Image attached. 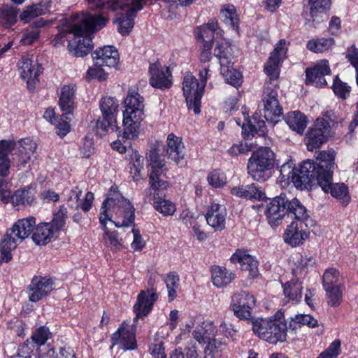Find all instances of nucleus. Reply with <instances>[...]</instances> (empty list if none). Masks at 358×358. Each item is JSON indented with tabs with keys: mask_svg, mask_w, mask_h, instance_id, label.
Listing matches in <instances>:
<instances>
[{
	"mask_svg": "<svg viewBox=\"0 0 358 358\" xmlns=\"http://www.w3.org/2000/svg\"><path fill=\"white\" fill-rule=\"evenodd\" d=\"M76 19L77 22L70 29L73 38L69 40L68 49L75 56L83 57L93 48L91 34L101 29L108 22V17L102 14H80Z\"/></svg>",
	"mask_w": 358,
	"mask_h": 358,
	"instance_id": "nucleus-1",
	"label": "nucleus"
},
{
	"mask_svg": "<svg viewBox=\"0 0 358 358\" xmlns=\"http://www.w3.org/2000/svg\"><path fill=\"white\" fill-rule=\"evenodd\" d=\"M106 217L117 228L129 227L135 220V208L131 201L112 187L100 209L99 216Z\"/></svg>",
	"mask_w": 358,
	"mask_h": 358,
	"instance_id": "nucleus-2",
	"label": "nucleus"
},
{
	"mask_svg": "<svg viewBox=\"0 0 358 358\" xmlns=\"http://www.w3.org/2000/svg\"><path fill=\"white\" fill-rule=\"evenodd\" d=\"M336 152L333 149L319 152L316 160L319 162L314 176V182L317 181L324 192L338 199H343L348 195V188L344 183L332 184V177L335 164Z\"/></svg>",
	"mask_w": 358,
	"mask_h": 358,
	"instance_id": "nucleus-3",
	"label": "nucleus"
},
{
	"mask_svg": "<svg viewBox=\"0 0 358 358\" xmlns=\"http://www.w3.org/2000/svg\"><path fill=\"white\" fill-rule=\"evenodd\" d=\"M265 213L268 222L273 225H278L287 213L303 222L306 227L313 225L306 207L296 198L289 201L285 196H276L267 204Z\"/></svg>",
	"mask_w": 358,
	"mask_h": 358,
	"instance_id": "nucleus-4",
	"label": "nucleus"
},
{
	"mask_svg": "<svg viewBox=\"0 0 358 358\" xmlns=\"http://www.w3.org/2000/svg\"><path fill=\"white\" fill-rule=\"evenodd\" d=\"M144 99L135 91H129L124 99L123 111V137L133 138L136 136L140 122L144 117Z\"/></svg>",
	"mask_w": 358,
	"mask_h": 358,
	"instance_id": "nucleus-5",
	"label": "nucleus"
},
{
	"mask_svg": "<svg viewBox=\"0 0 358 358\" xmlns=\"http://www.w3.org/2000/svg\"><path fill=\"white\" fill-rule=\"evenodd\" d=\"M35 224L36 219L34 217H29L18 220L7 230L0 243L1 253L6 262L12 259L11 251L29 237L33 232Z\"/></svg>",
	"mask_w": 358,
	"mask_h": 358,
	"instance_id": "nucleus-6",
	"label": "nucleus"
},
{
	"mask_svg": "<svg viewBox=\"0 0 358 358\" xmlns=\"http://www.w3.org/2000/svg\"><path fill=\"white\" fill-rule=\"evenodd\" d=\"M145 0H112L106 4L112 10H121L122 13L116 14L114 23H118V31L122 35H128L134 25L136 13L143 8Z\"/></svg>",
	"mask_w": 358,
	"mask_h": 358,
	"instance_id": "nucleus-7",
	"label": "nucleus"
},
{
	"mask_svg": "<svg viewBox=\"0 0 358 358\" xmlns=\"http://www.w3.org/2000/svg\"><path fill=\"white\" fill-rule=\"evenodd\" d=\"M256 148L248 160V171L255 180L264 182L269 177L268 171L273 166L274 153L267 146L259 145Z\"/></svg>",
	"mask_w": 358,
	"mask_h": 358,
	"instance_id": "nucleus-8",
	"label": "nucleus"
},
{
	"mask_svg": "<svg viewBox=\"0 0 358 358\" xmlns=\"http://www.w3.org/2000/svg\"><path fill=\"white\" fill-rule=\"evenodd\" d=\"M318 164L317 161L315 162L308 159L299 169L292 168L290 164H284L280 166V172L283 178L291 180L296 188L303 189L308 184L314 182V176Z\"/></svg>",
	"mask_w": 358,
	"mask_h": 358,
	"instance_id": "nucleus-9",
	"label": "nucleus"
},
{
	"mask_svg": "<svg viewBox=\"0 0 358 358\" xmlns=\"http://www.w3.org/2000/svg\"><path fill=\"white\" fill-rule=\"evenodd\" d=\"M252 331L260 338L270 343L285 341L286 324L275 319H257L252 322Z\"/></svg>",
	"mask_w": 358,
	"mask_h": 358,
	"instance_id": "nucleus-10",
	"label": "nucleus"
},
{
	"mask_svg": "<svg viewBox=\"0 0 358 358\" xmlns=\"http://www.w3.org/2000/svg\"><path fill=\"white\" fill-rule=\"evenodd\" d=\"M150 172L149 173V184L155 190H166L170 187L168 181L162 178L168 171L164 159H162L155 149L150 151L148 156Z\"/></svg>",
	"mask_w": 358,
	"mask_h": 358,
	"instance_id": "nucleus-11",
	"label": "nucleus"
},
{
	"mask_svg": "<svg viewBox=\"0 0 358 358\" xmlns=\"http://www.w3.org/2000/svg\"><path fill=\"white\" fill-rule=\"evenodd\" d=\"M203 84H200L191 73H187L183 78L182 90L188 108L195 114L201 112V99L204 91Z\"/></svg>",
	"mask_w": 358,
	"mask_h": 358,
	"instance_id": "nucleus-12",
	"label": "nucleus"
},
{
	"mask_svg": "<svg viewBox=\"0 0 358 358\" xmlns=\"http://www.w3.org/2000/svg\"><path fill=\"white\" fill-rule=\"evenodd\" d=\"M331 136L329 122L324 118L318 117L310 128L306 136V144L309 151L319 148Z\"/></svg>",
	"mask_w": 358,
	"mask_h": 358,
	"instance_id": "nucleus-13",
	"label": "nucleus"
},
{
	"mask_svg": "<svg viewBox=\"0 0 358 358\" xmlns=\"http://www.w3.org/2000/svg\"><path fill=\"white\" fill-rule=\"evenodd\" d=\"M242 110L244 120L242 122L240 118H236L235 120L237 124L241 127L244 138L249 139L257 134L260 140H263L266 133L264 121L260 118L257 113L254 114L252 117L250 119L247 108L243 107Z\"/></svg>",
	"mask_w": 358,
	"mask_h": 358,
	"instance_id": "nucleus-14",
	"label": "nucleus"
},
{
	"mask_svg": "<svg viewBox=\"0 0 358 358\" xmlns=\"http://www.w3.org/2000/svg\"><path fill=\"white\" fill-rule=\"evenodd\" d=\"M99 106L103 120H98L96 127L104 131L111 129L115 132H120V128L116 125V116L119 107L117 100L113 97H104L101 99Z\"/></svg>",
	"mask_w": 358,
	"mask_h": 358,
	"instance_id": "nucleus-15",
	"label": "nucleus"
},
{
	"mask_svg": "<svg viewBox=\"0 0 358 358\" xmlns=\"http://www.w3.org/2000/svg\"><path fill=\"white\" fill-rule=\"evenodd\" d=\"M287 50L285 41L280 40L264 65V71L269 77V84L266 83V85L275 84V82L280 74L279 66L286 57Z\"/></svg>",
	"mask_w": 358,
	"mask_h": 358,
	"instance_id": "nucleus-16",
	"label": "nucleus"
},
{
	"mask_svg": "<svg viewBox=\"0 0 358 358\" xmlns=\"http://www.w3.org/2000/svg\"><path fill=\"white\" fill-rule=\"evenodd\" d=\"M262 100L264 103V117L267 121L273 122L275 117L282 114L278 100L277 84L265 85Z\"/></svg>",
	"mask_w": 358,
	"mask_h": 358,
	"instance_id": "nucleus-17",
	"label": "nucleus"
},
{
	"mask_svg": "<svg viewBox=\"0 0 358 358\" xmlns=\"http://www.w3.org/2000/svg\"><path fill=\"white\" fill-rule=\"evenodd\" d=\"M18 69L22 78L27 83V88L34 90L43 71L41 64L36 60L23 57L18 62Z\"/></svg>",
	"mask_w": 358,
	"mask_h": 358,
	"instance_id": "nucleus-18",
	"label": "nucleus"
},
{
	"mask_svg": "<svg viewBox=\"0 0 358 358\" xmlns=\"http://www.w3.org/2000/svg\"><path fill=\"white\" fill-rule=\"evenodd\" d=\"M148 284L151 286V288L141 291L134 306V310L136 313L135 320L146 316L152 310L155 302L157 300V294L153 288L155 280L152 278H150Z\"/></svg>",
	"mask_w": 358,
	"mask_h": 358,
	"instance_id": "nucleus-19",
	"label": "nucleus"
},
{
	"mask_svg": "<svg viewBox=\"0 0 358 358\" xmlns=\"http://www.w3.org/2000/svg\"><path fill=\"white\" fill-rule=\"evenodd\" d=\"M164 152L167 158L176 165L183 166L185 164V148L181 138L173 134H169Z\"/></svg>",
	"mask_w": 358,
	"mask_h": 358,
	"instance_id": "nucleus-20",
	"label": "nucleus"
},
{
	"mask_svg": "<svg viewBox=\"0 0 358 358\" xmlns=\"http://www.w3.org/2000/svg\"><path fill=\"white\" fill-rule=\"evenodd\" d=\"M149 73V81L152 87L164 90L172 86V74L169 68L162 67L159 64H151Z\"/></svg>",
	"mask_w": 358,
	"mask_h": 358,
	"instance_id": "nucleus-21",
	"label": "nucleus"
},
{
	"mask_svg": "<svg viewBox=\"0 0 358 358\" xmlns=\"http://www.w3.org/2000/svg\"><path fill=\"white\" fill-rule=\"evenodd\" d=\"M52 289L53 281L51 278L35 276L28 288L29 301L37 302L50 294Z\"/></svg>",
	"mask_w": 358,
	"mask_h": 358,
	"instance_id": "nucleus-22",
	"label": "nucleus"
},
{
	"mask_svg": "<svg viewBox=\"0 0 358 358\" xmlns=\"http://www.w3.org/2000/svg\"><path fill=\"white\" fill-rule=\"evenodd\" d=\"M330 72L328 61L325 59L320 60L317 62L313 68L306 69V83L316 87L324 86L327 85L324 76L329 75Z\"/></svg>",
	"mask_w": 358,
	"mask_h": 358,
	"instance_id": "nucleus-23",
	"label": "nucleus"
},
{
	"mask_svg": "<svg viewBox=\"0 0 358 358\" xmlns=\"http://www.w3.org/2000/svg\"><path fill=\"white\" fill-rule=\"evenodd\" d=\"M92 57L96 65H103L108 67H115L119 62V54L115 47L104 45L96 49L92 54Z\"/></svg>",
	"mask_w": 358,
	"mask_h": 358,
	"instance_id": "nucleus-24",
	"label": "nucleus"
},
{
	"mask_svg": "<svg viewBox=\"0 0 358 358\" xmlns=\"http://www.w3.org/2000/svg\"><path fill=\"white\" fill-rule=\"evenodd\" d=\"M226 216L227 210L224 206L212 203L206 212V220L215 231H222L225 227Z\"/></svg>",
	"mask_w": 358,
	"mask_h": 358,
	"instance_id": "nucleus-25",
	"label": "nucleus"
},
{
	"mask_svg": "<svg viewBox=\"0 0 358 358\" xmlns=\"http://www.w3.org/2000/svg\"><path fill=\"white\" fill-rule=\"evenodd\" d=\"M113 345H120L124 350H134L136 346L135 335L132 328L122 324L112 336Z\"/></svg>",
	"mask_w": 358,
	"mask_h": 358,
	"instance_id": "nucleus-26",
	"label": "nucleus"
},
{
	"mask_svg": "<svg viewBox=\"0 0 358 358\" xmlns=\"http://www.w3.org/2000/svg\"><path fill=\"white\" fill-rule=\"evenodd\" d=\"M233 263H238L243 271H248L249 275L254 278L258 275L257 262L250 255L243 250H237L231 257Z\"/></svg>",
	"mask_w": 358,
	"mask_h": 358,
	"instance_id": "nucleus-27",
	"label": "nucleus"
},
{
	"mask_svg": "<svg viewBox=\"0 0 358 358\" xmlns=\"http://www.w3.org/2000/svg\"><path fill=\"white\" fill-rule=\"evenodd\" d=\"M308 235L309 233L302 229L301 223L292 222L285 229L283 238L285 243L292 246H297L303 244Z\"/></svg>",
	"mask_w": 358,
	"mask_h": 358,
	"instance_id": "nucleus-28",
	"label": "nucleus"
},
{
	"mask_svg": "<svg viewBox=\"0 0 358 358\" xmlns=\"http://www.w3.org/2000/svg\"><path fill=\"white\" fill-rule=\"evenodd\" d=\"M57 231L50 222L40 223L33 231L32 240L36 245H46Z\"/></svg>",
	"mask_w": 358,
	"mask_h": 358,
	"instance_id": "nucleus-29",
	"label": "nucleus"
},
{
	"mask_svg": "<svg viewBox=\"0 0 358 358\" xmlns=\"http://www.w3.org/2000/svg\"><path fill=\"white\" fill-rule=\"evenodd\" d=\"M231 194L250 200H262L265 197L263 190L255 184L235 187L231 189Z\"/></svg>",
	"mask_w": 358,
	"mask_h": 358,
	"instance_id": "nucleus-30",
	"label": "nucleus"
},
{
	"mask_svg": "<svg viewBox=\"0 0 358 358\" xmlns=\"http://www.w3.org/2000/svg\"><path fill=\"white\" fill-rule=\"evenodd\" d=\"M101 229L104 231L103 240L104 244L112 251L117 252L122 248V239L119 238L116 231H110L106 227V217L99 216Z\"/></svg>",
	"mask_w": 358,
	"mask_h": 358,
	"instance_id": "nucleus-31",
	"label": "nucleus"
},
{
	"mask_svg": "<svg viewBox=\"0 0 358 358\" xmlns=\"http://www.w3.org/2000/svg\"><path fill=\"white\" fill-rule=\"evenodd\" d=\"M75 92L74 85H66L61 89L59 105L66 115L71 114L73 110Z\"/></svg>",
	"mask_w": 358,
	"mask_h": 358,
	"instance_id": "nucleus-32",
	"label": "nucleus"
},
{
	"mask_svg": "<svg viewBox=\"0 0 358 358\" xmlns=\"http://www.w3.org/2000/svg\"><path fill=\"white\" fill-rule=\"evenodd\" d=\"M214 55L219 59L220 67L233 64L234 51L229 41L223 40L218 42L214 50Z\"/></svg>",
	"mask_w": 358,
	"mask_h": 358,
	"instance_id": "nucleus-33",
	"label": "nucleus"
},
{
	"mask_svg": "<svg viewBox=\"0 0 358 358\" xmlns=\"http://www.w3.org/2000/svg\"><path fill=\"white\" fill-rule=\"evenodd\" d=\"M192 335L199 343L211 341V338L215 336V327L211 320L203 321L196 327Z\"/></svg>",
	"mask_w": 358,
	"mask_h": 358,
	"instance_id": "nucleus-34",
	"label": "nucleus"
},
{
	"mask_svg": "<svg viewBox=\"0 0 358 358\" xmlns=\"http://www.w3.org/2000/svg\"><path fill=\"white\" fill-rule=\"evenodd\" d=\"M16 145L14 141L2 140L0 141V174H10L11 162L8 155Z\"/></svg>",
	"mask_w": 358,
	"mask_h": 358,
	"instance_id": "nucleus-35",
	"label": "nucleus"
},
{
	"mask_svg": "<svg viewBox=\"0 0 358 358\" xmlns=\"http://www.w3.org/2000/svg\"><path fill=\"white\" fill-rule=\"evenodd\" d=\"M222 31L218 29L217 22L215 20H210L208 23L197 27L195 31V36L203 43L208 41L213 44L214 34L222 35Z\"/></svg>",
	"mask_w": 358,
	"mask_h": 358,
	"instance_id": "nucleus-36",
	"label": "nucleus"
},
{
	"mask_svg": "<svg viewBox=\"0 0 358 358\" xmlns=\"http://www.w3.org/2000/svg\"><path fill=\"white\" fill-rule=\"evenodd\" d=\"M309 3L312 22L319 24L327 17L326 12L330 8L331 0H309Z\"/></svg>",
	"mask_w": 358,
	"mask_h": 358,
	"instance_id": "nucleus-37",
	"label": "nucleus"
},
{
	"mask_svg": "<svg viewBox=\"0 0 358 358\" xmlns=\"http://www.w3.org/2000/svg\"><path fill=\"white\" fill-rule=\"evenodd\" d=\"M36 189L32 185L26 188L18 189L13 194H11L10 202L13 206L29 205L35 201Z\"/></svg>",
	"mask_w": 358,
	"mask_h": 358,
	"instance_id": "nucleus-38",
	"label": "nucleus"
},
{
	"mask_svg": "<svg viewBox=\"0 0 358 358\" xmlns=\"http://www.w3.org/2000/svg\"><path fill=\"white\" fill-rule=\"evenodd\" d=\"M211 278L215 287H222L229 284L235 278V275L226 268L215 265L211 268Z\"/></svg>",
	"mask_w": 358,
	"mask_h": 358,
	"instance_id": "nucleus-39",
	"label": "nucleus"
},
{
	"mask_svg": "<svg viewBox=\"0 0 358 358\" xmlns=\"http://www.w3.org/2000/svg\"><path fill=\"white\" fill-rule=\"evenodd\" d=\"M19 159L20 166L24 167L28 162L31 159V156L34 155L36 149V143L29 138L21 139L19 142Z\"/></svg>",
	"mask_w": 358,
	"mask_h": 358,
	"instance_id": "nucleus-40",
	"label": "nucleus"
},
{
	"mask_svg": "<svg viewBox=\"0 0 358 358\" xmlns=\"http://www.w3.org/2000/svg\"><path fill=\"white\" fill-rule=\"evenodd\" d=\"M303 288L301 282L298 280H291L283 286V292L285 298L293 303H298L301 300Z\"/></svg>",
	"mask_w": 358,
	"mask_h": 358,
	"instance_id": "nucleus-41",
	"label": "nucleus"
},
{
	"mask_svg": "<svg viewBox=\"0 0 358 358\" xmlns=\"http://www.w3.org/2000/svg\"><path fill=\"white\" fill-rule=\"evenodd\" d=\"M285 120L289 128L299 134H302L307 125L306 117L300 111L287 113Z\"/></svg>",
	"mask_w": 358,
	"mask_h": 358,
	"instance_id": "nucleus-42",
	"label": "nucleus"
},
{
	"mask_svg": "<svg viewBox=\"0 0 358 358\" xmlns=\"http://www.w3.org/2000/svg\"><path fill=\"white\" fill-rule=\"evenodd\" d=\"M155 209L164 216H170L176 212V207L171 201L159 197L158 193L153 194Z\"/></svg>",
	"mask_w": 358,
	"mask_h": 358,
	"instance_id": "nucleus-43",
	"label": "nucleus"
},
{
	"mask_svg": "<svg viewBox=\"0 0 358 358\" xmlns=\"http://www.w3.org/2000/svg\"><path fill=\"white\" fill-rule=\"evenodd\" d=\"M220 73L227 83L234 87L239 86L242 83V75L233 67V64L220 67Z\"/></svg>",
	"mask_w": 358,
	"mask_h": 358,
	"instance_id": "nucleus-44",
	"label": "nucleus"
},
{
	"mask_svg": "<svg viewBox=\"0 0 358 358\" xmlns=\"http://www.w3.org/2000/svg\"><path fill=\"white\" fill-rule=\"evenodd\" d=\"M334 41L331 38H313L308 41L306 48L315 53L324 52L329 50L334 45Z\"/></svg>",
	"mask_w": 358,
	"mask_h": 358,
	"instance_id": "nucleus-45",
	"label": "nucleus"
},
{
	"mask_svg": "<svg viewBox=\"0 0 358 358\" xmlns=\"http://www.w3.org/2000/svg\"><path fill=\"white\" fill-rule=\"evenodd\" d=\"M255 300L253 295L245 291H241L234 294L231 299V307L238 308L241 306H255Z\"/></svg>",
	"mask_w": 358,
	"mask_h": 358,
	"instance_id": "nucleus-46",
	"label": "nucleus"
},
{
	"mask_svg": "<svg viewBox=\"0 0 358 358\" xmlns=\"http://www.w3.org/2000/svg\"><path fill=\"white\" fill-rule=\"evenodd\" d=\"M208 343L205 358H222V352L227 350L226 345L215 339Z\"/></svg>",
	"mask_w": 358,
	"mask_h": 358,
	"instance_id": "nucleus-47",
	"label": "nucleus"
},
{
	"mask_svg": "<svg viewBox=\"0 0 358 358\" xmlns=\"http://www.w3.org/2000/svg\"><path fill=\"white\" fill-rule=\"evenodd\" d=\"M10 174H0V201L3 203L10 202L11 192V179Z\"/></svg>",
	"mask_w": 358,
	"mask_h": 358,
	"instance_id": "nucleus-48",
	"label": "nucleus"
},
{
	"mask_svg": "<svg viewBox=\"0 0 358 358\" xmlns=\"http://www.w3.org/2000/svg\"><path fill=\"white\" fill-rule=\"evenodd\" d=\"M45 8H42V4H34L24 9L20 19L24 22H29L38 16L45 15Z\"/></svg>",
	"mask_w": 358,
	"mask_h": 358,
	"instance_id": "nucleus-49",
	"label": "nucleus"
},
{
	"mask_svg": "<svg viewBox=\"0 0 358 358\" xmlns=\"http://www.w3.org/2000/svg\"><path fill=\"white\" fill-rule=\"evenodd\" d=\"M221 16L226 24L231 26L234 29H238V17L233 6H227L222 10Z\"/></svg>",
	"mask_w": 358,
	"mask_h": 358,
	"instance_id": "nucleus-50",
	"label": "nucleus"
},
{
	"mask_svg": "<svg viewBox=\"0 0 358 358\" xmlns=\"http://www.w3.org/2000/svg\"><path fill=\"white\" fill-rule=\"evenodd\" d=\"M340 278V273L334 268L325 271L323 274V287L324 289L338 287L337 283Z\"/></svg>",
	"mask_w": 358,
	"mask_h": 358,
	"instance_id": "nucleus-51",
	"label": "nucleus"
},
{
	"mask_svg": "<svg viewBox=\"0 0 358 358\" xmlns=\"http://www.w3.org/2000/svg\"><path fill=\"white\" fill-rule=\"evenodd\" d=\"M17 11L14 7H8L3 9L0 15V20L3 26L10 27L17 21Z\"/></svg>",
	"mask_w": 358,
	"mask_h": 358,
	"instance_id": "nucleus-52",
	"label": "nucleus"
},
{
	"mask_svg": "<svg viewBox=\"0 0 358 358\" xmlns=\"http://www.w3.org/2000/svg\"><path fill=\"white\" fill-rule=\"evenodd\" d=\"M332 89L334 94L343 99H345L351 91V87L341 81L338 76L334 80Z\"/></svg>",
	"mask_w": 358,
	"mask_h": 358,
	"instance_id": "nucleus-53",
	"label": "nucleus"
},
{
	"mask_svg": "<svg viewBox=\"0 0 358 358\" xmlns=\"http://www.w3.org/2000/svg\"><path fill=\"white\" fill-rule=\"evenodd\" d=\"M208 184L213 187L219 188L224 186L227 182L225 174L220 170H213L207 176Z\"/></svg>",
	"mask_w": 358,
	"mask_h": 358,
	"instance_id": "nucleus-54",
	"label": "nucleus"
},
{
	"mask_svg": "<svg viewBox=\"0 0 358 358\" xmlns=\"http://www.w3.org/2000/svg\"><path fill=\"white\" fill-rule=\"evenodd\" d=\"M103 66V65H96L94 63V65L92 67H90L86 73V79L87 80H92L93 79H96L99 81H103L106 80L108 77V73L105 72V71L101 68Z\"/></svg>",
	"mask_w": 358,
	"mask_h": 358,
	"instance_id": "nucleus-55",
	"label": "nucleus"
},
{
	"mask_svg": "<svg viewBox=\"0 0 358 358\" xmlns=\"http://www.w3.org/2000/svg\"><path fill=\"white\" fill-rule=\"evenodd\" d=\"M50 332L48 328L41 327L33 333L31 339L33 343L37 345H43L49 339Z\"/></svg>",
	"mask_w": 358,
	"mask_h": 358,
	"instance_id": "nucleus-56",
	"label": "nucleus"
},
{
	"mask_svg": "<svg viewBox=\"0 0 358 358\" xmlns=\"http://www.w3.org/2000/svg\"><path fill=\"white\" fill-rule=\"evenodd\" d=\"M340 340L334 341L317 358H337L341 353Z\"/></svg>",
	"mask_w": 358,
	"mask_h": 358,
	"instance_id": "nucleus-57",
	"label": "nucleus"
},
{
	"mask_svg": "<svg viewBox=\"0 0 358 358\" xmlns=\"http://www.w3.org/2000/svg\"><path fill=\"white\" fill-rule=\"evenodd\" d=\"M67 217V209L64 206H60L58 210L54 214V217L50 222L53 227L59 231L65 225V220Z\"/></svg>",
	"mask_w": 358,
	"mask_h": 358,
	"instance_id": "nucleus-58",
	"label": "nucleus"
},
{
	"mask_svg": "<svg viewBox=\"0 0 358 358\" xmlns=\"http://www.w3.org/2000/svg\"><path fill=\"white\" fill-rule=\"evenodd\" d=\"M327 296L329 305L331 306H338L342 301V292L338 287L324 289Z\"/></svg>",
	"mask_w": 358,
	"mask_h": 358,
	"instance_id": "nucleus-59",
	"label": "nucleus"
},
{
	"mask_svg": "<svg viewBox=\"0 0 358 358\" xmlns=\"http://www.w3.org/2000/svg\"><path fill=\"white\" fill-rule=\"evenodd\" d=\"M315 263V261L313 257L300 256L297 260L296 268L294 272V273H306V268L309 266H312Z\"/></svg>",
	"mask_w": 358,
	"mask_h": 358,
	"instance_id": "nucleus-60",
	"label": "nucleus"
},
{
	"mask_svg": "<svg viewBox=\"0 0 358 358\" xmlns=\"http://www.w3.org/2000/svg\"><path fill=\"white\" fill-rule=\"evenodd\" d=\"M82 194V190L78 187H74L69 194L68 205L70 208L78 209L80 207V197Z\"/></svg>",
	"mask_w": 358,
	"mask_h": 358,
	"instance_id": "nucleus-61",
	"label": "nucleus"
},
{
	"mask_svg": "<svg viewBox=\"0 0 358 358\" xmlns=\"http://www.w3.org/2000/svg\"><path fill=\"white\" fill-rule=\"evenodd\" d=\"M293 320L298 324L307 325L312 328L317 325V320L310 315H297Z\"/></svg>",
	"mask_w": 358,
	"mask_h": 358,
	"instance_id": "nucleus-62",
	"label": "nucleus"
},
{
	"mask_svg": "<svg viewBox=\"0 0 358 358\" xmlns=\"http://www.w3.org/2000/svg\"><path fill=\"white\" fill-rule=\"evenodd\" d=\"M131 232L134 237L131 244V248L136 251H141L145 245V241L143 239L138 229L134 228Z\"/></svg>",
	"mask_w": 358,
	"mask_h": 358,
	"instance_id": "nucleus-63",
	"label": "nucleus"
},
{
	"mask_svg": "<svg viewBox=\"0 0 358 358\" xmlns=\"http://www.w3.org/2000/svg\"><path fill=\"white\" fill-rule=\"evenodd\" d=\"M34 348V345L32 341L27 340L22 345H21L17 350V356L19 358H31V354Z\"/></svg>",
	"mask_w": 358,
	"mask_h": 358,
	"instance_id": "nucleus-64",
	"label": "nucleus"
}]
</instances>
